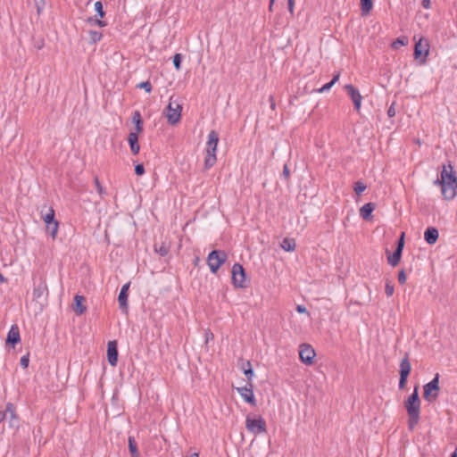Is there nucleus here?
I'll use <instances>...</instances> for the list:
<instances>
[{
  "mask_svg": "<svg viewBox=\"0 0 457 457\" xmlns=\"http://www.w3.org/2000/svg\"><path fill=\"white\" fill-rule=\"evenodd\" d=\"M440 186L442 195L446 200H452L456 195L457 178L451 164L444 166L441 172Z\"/></svg>",
  "mask_w": 457,
  "mask_h": 457,
  "instance_id": "nucleus-2",
  "label": "nucleus"
},
{
  "mask_svg": "<svg viewBox=\"0 0 457 457\" xmlns=\"http://www.w3.org/2000/svg\"><path fill=\"white\" fill-rule=\"evenodd\" d=\"M429 53V45L427 40L423 41V38H420L418 42H416L414 46V58L420 60V63H425L427 61V57Z\"/></svg>",
  "mask_w": 457,
  "mask_h": 457,
  "instance_id": "nucleus-12",
  "label": "nucleus"
},
{
  "mask_svg": "<svg viewBox=\"0 0 457 457\" xmlns=\"http://www.w3.org/2000/svg\"><path fill=\"white\" fill-rule=\"evenodd\" d=\"M58 227H59V222L56 220V221H54V222H50L49 224H46V232L53 237V238H55L56 237V234H57V230H58Z\"/></svg>",
  "mask_w": 457,
  "mask_h": 457,
  "instance_id": "nucleus-29",
  "label": "nucleus"
},
{
  "mask_svg": "<svg viewBox=\"0 0 457 457\" xmlns=\"http://www.w3.org/2000/svg\"><path fill=\"white\" fill-rule=\"evenodd\" d=\"M6 411H7V414L10 415V420H9L10 426L11 427H18L19 420H18V416L16 415L15 406L13 405V403H6Z\"/></svg>",
  "mask_w": 457,
  "mask_h": 457,
  "instance_id": "nucleus-23",
  "label": "nucleus"
},
{
  "mask_svg": "<svg viewBox=\"0 0 457 457\" xmlns=\"http://www.w3.org/2000/svg\"><path fill=\"white\" fill-rule=\"evenodd\" d=\"M387 115L389 117H394L395 115V104H392L391 106L388 108Z\"/></svg>",
  "mask_w": 457,
  "mask_h": 457,
  "instance_id": "nucleus-46",
  "label": "nucleus"
},
{
  "mask_svg": "<svg viewBox=\"0 0 457 457\" xmlns=\"http://www.w3.org/2000/svg\"><path fill=\"white\" fill-rule=\"evenodd\" d=\"M244 373L247 378L248 383H252L251 380L254 375L252 364L249 361L243 365Z\"/></svg>",
  "mask_w": 457,
  "mask_h": 457,
  "instance_id": "nucleus-30",
  "label": "nucleus"
},
{
  "mask_svg": "<svg viewBox=\"0 0 457 457\" xmlns=\"http://www.w3.org/2000/svg\"><path fill=\"white\" fill-rule=\"evenodd\" d=\"M130 283L128 282L124 284L120 291L119 296H118V303L120 309L124 312H128V297H129V288Z\"/></svg>",
  "mask_w": 457,
  "mask_h": 457,
  "instance_id": "nucleus-17",
  "label": "nucleus"
},
{
  "mask_svg": "<svg viewBox=\"0 0 457 457\" xmlns=\"http://www.w3.org/2000/svg\"><path fill=\"white\" fill-rule=\"evenodd\" d=\"M173 65L177 71H179L181 68L182 56L180 54H176L173 56Z\"/></svg>",
  "mask_w": 457,
  "mask_h": 457,
  "instance_id": "nucleus-36",
  "label": "nucleus"
},
{
  "mask_svg": "<svg viewBox=\"0 0 457 457\" xmlns=\"http://www.w3.org/2000/svg\"><path fill=\"white\" fill-rule=\"evenodd\" d=\"M275 0H270L269 11L272 12V6L274 5Z\"/></svg>",
  "mask_w": 457,
  "mask_h": 457,
  "instance_id": "nucleus-54",
  "label": "nucleus"
},
{
  "mask_svg": "<svg viewBox=\"0 0 457 457\" xmlns=\"http://www.w3.org/2000/svg\"><path fill=\"white\" fill-rule=\"evenodd\" d=\"M282 175L286 180H289L290 179V170L287 166V164H285L283 167V172Z\"/></svg>",
  "mask_w": 457,
  "mask_h": 457,
  "instance_id": "nucleus-45",
  "label": "nucleus"
},
{
  "mask_svg": "<svg viewBox=\"0 0 457 457\" xmlns=\"http://www.w3.org/2000/svg\"><path fill=\"white\" fill-rule=\"evenodd\" d=\"M404 236H405L404 232H402V234L400 235V237L397 241L396 248L392 254L390 253V252L388 250H386L387 262L393 267L397 266L401 261L403 250L404 247Z\"/></svg>",
  "mask_w": 457,
  "mask_h": 457,
  "instance_id": "nucleus-10",
  "label": "nucleus"
},
{
  "mask_svg": "<svg viewBox=\"0 0 457 457\" xmlns=\"http://www.w3.org/2000/svg\"><path fill=\"white\" fill-rule=\"evenodd\" d=\"M366 185L361 181H357L354 183L353 190L356 195H361L366 189Z\"/></svg>",
  "mask_w": 457,
  "mask_h": 457,
  "instance_id": "nucleus-34",
  "label": "nucleus"
},
{
  "mask_svg": "<svg viewBox=\"0 0 457 457\" xmlns=\"http://www.w3.org/2000/svg\"><path fill=\"white\" fill-rule=\"evenodd\" d=\"M42 46H43V44H41V45H40V44H37V48H38V49L42 48Z\"/></svg>",
  "mask_w": 457,
  "mask_h": 457,
  "instance_id": "nucleus-59",
  "label": "nucleus"
},
{
  "mask_svg": "<svg viewBox=\"0 0 457 457\" xmlns=\"http://www.w3.org/2000/svg\"><path fill=\"white\" fill-rule=\"evenodd\" d=\"M409 40L408 37L405 36H402L397 37L392 44L391 47L393 49H398L400 46H406L408 44Z\"/></svg>",
  "mask_w": 457,
  "mask_h": 457,
  "instance_id": "nucleus-32",
  "label": "nucleus"
},
{
  "mask_svg": "<svg viewBox=\"0 0 457 457\" xmlns=\"http://www.w3.org/2000/svg\"><path fill=\"white\" fill-rule=\"evenodd\" d=\"M21 341L20 330L17 325H12L7 334L6 344L12 347Z\"/></svg>",
  "mask_w": 457,
  "mask_h": 457,
  "instance_id": "nucleus-18",
  "label": "nucleus"
},
{
  "mask_svg": "<svg viewBox=\"0 0 457 457\" xmlns=\"http://www.w3.org/2000/svg\"><path fill=\"white\" fill-rule=\"evenodd\" d=\"M42 46H43V44H41V45H40V44H37V48H38V49L42 48Z\"/></svg>",
  "mask_w": 457,
  "mask_h": 457,
  "instance_id": "nucleus-60",
  "label": "nucleus"
},
{
  "mask_svg": "<svg viewBox=\"0 0 457 457\" xmlns=\"http://www.w3.org/2000/svg\"><path fill=\"white\" fill-rule=\"evenodd\" d=\"M54 210L53 208H49L48 210V212L46 213V214H43L42 213V219L43 220L45 221L46 225V224H49L50 222H54V221H56L55 218H54Z\"/></svg>",
  "mask_w": 457,
  "mask_h": 457,
  "instance_id": "nucleus-33",
  "label": "nucleus"
},
{
  "mask_svg": "<svg viewBox=\"0 0 457 457\" xmlns=\"http://www.w3.org/2000/svg\"><path fill=\"white\" fill-rule=\"evenodd\" d=\"M395 292L394 286L388 281L385 287V293L389 297L392 296Z\"/></svg>",
  "mask_w": 457,
  "mask_h": 457,
  "instance_id": "nucleus-41",
  "label": "nucleus"
},
{
  "mask_svg": "<svg viewBox=\"0 0 457 457\" xmlns=\"http://www.w3.org/2000/svg\"><path fill=\"white\" fill-rule=\"evenodd\" d=\"M154 251L161 256H165L170 252V245L165 242H162L161 244H154Z\"/></svg>",
  "mask_w": 457,
  "mask_h": 457,
  "instance_id": "nucleus-26",
  "label": "nucleus"
},
{
  "mask_svg": "<svg viewBox=\"0 0 457 457\" xmlns=\"http://www.w3.org/2000/svg\"><path fill=\"white\" fill-rule=\"evenodd\" d=\"M232 283L236 287H246L245 272L243 266L239 263H235L232 267Z\"/></svg>",
  "mask_w": 457,
  "mask_h": 457,
  "instance_id": "nucleus-11",
  "label": "nucleus"
},
{
  "mask_svg": "<svg viewBox=\"0 0 457 457\" xmlns=\"http://www.w3.org/2000/svg\"><path fill=\"white\" fill-rule=\"evenodd\" d=\"M85 297L83 295H77L74 297V303H73V311L76 313V315L80 316L82 315L86 310L87 307L84 305Z\"/></svg>",
  "mask_w": 457,
  "mask_h": 457,
  "instance_id": "nucleus-19",
  "label": "nucleus"
},
{
  "mask_svg": "<svg viewBox=\"0 0 457 457\" xmlns=\"http://www.w3.org/2000/svg\"><path fill=\"white\" fill-rule=\"evenodd\" d=\"M181 111H182L181 104L177 101H173L172 97H170V101L168 106L166 107V111H165V114H166L168 122L170 125H175L180 120Z\"/></svg>",
  "mask_w": 457,
  "mask_h": 457,
  "instance_id": "nucleus-8",
  "label": "nucleus"
},
{
  "mask_svg": "<svg viewBox=\"0 0 457 457\" xmlns=\"http://www.w3.org/2000/svg\"><path fill=\"white\" fill-rule=\"evenodd\" d=\"M94 182H95V185H96V190H97L98 194L100 195H104L105 194V190L104 189L103 186L101 185L98 177H95Z\"/></svg>",
  "mask_w": 457,
  "mask_h": 457,
  "instance_id": "nucleus-39",
  "label": "nucleus"
},
{
  "mask_svg": "<svg viewBox=\"0 0 457 457\" xmlns=\"http://www.w3.org/2000/svg\"><path fill=\"white\" fill-rule=\"evenodd\" d=\"M438 230L434 227H428L424 232V239L429 245H434L438 239Z\"/></svg>",
  "mask_w": 457,
  "mask_h": 457,
  "instance_id": "nucleus-21",
  "label": "nucleus"
},
{
  "mask_svg": "<svg viewBox=\"0 0 457 457\" xmlns=\"http://www.w3.org/2000/svg\"><path fill=\"white\" fill-rule=\"evenodd\" d=\"M94 22L99 27H105L107 25L106 21L101 20H95Z\"/></svg>",
  "mask_w": 457,
  "mask_h": 457,
  "instance_id": "nucleus-51",
  "label": "nucleus"
},
{
  "mask_svg": "<svg viewBox=\"0 0 457 457\" xmlns=\"http://www.w3.org/2000/svg\"><path fill=\"white\" fill-rule=\"evenodd\" d=\"M103 37V34L97 30H89L88 31V42L89 44H96Z\"/></svg>",
  "mask_w": 457,
  "mask_h": 457,
  "instance_id": "nucleus-28",
  "label": "nucleus"
},
{
  "mask_svg": "<svg viewBox=\"0 0 457 457\" xmlns=\"http://www.w3.org/2000/svg\"><path fill=\"white\" fill-rule=\"evenodd\" d=\"M340 73L337 72L333 76V79L327 84H325L323 87H321L320 89H318L319 93H323L326 91H328L332 86L339 79Z\"/></svg>",
  "mask_w": 457,
  "mask_h": 457,
  "instance_id": "nucleus-31",
  "label": "nucleus"
},
{
  "mask_svg": "<svg viewBox=\"0 0 457 457\" xmlns=\"http://www.w3.org/2000/svg\"><path fill=\"white\" fill-rule=\"evenodd\" d=\"M288 5V11L291 14L294 13V8H295V0H288L287 2Z\"/></svg>",
  "mask_w": 457,
  "mask_h": 457,
  "instance_id": "nucleus-47",
  "label": "nucleus"
},
{
  "mask_svg": "<svg viewBox=\"0 0 457 457\" xmlns=\"http://www.w3.org/2000/svg\"><path fill=\"white\" fill-rule=\"evenodd\" d=\"M316 356V353L312 345L308 344L300 345L299 350V358L306 365H311L313 363L314 357Z\"/></svg>",
  "mask_w": 457,
  "mask_h": 457,
  "instance_id": "nucleus-13",
  "label": "nucleus"
},
{
  "mask_svg": "<svg viewBox=\"0 0 457 457\" xmlns=\"http://www.w3.org/2000/svg\"><path fill=\"white\" fill-rule=\"evenodd\" d=\"M373 7L372 0H361V12L362 16L368 15Z\"/></svg>",
  "mask_w": 457,
  "mask_h": 457,
  "instance_id": "nucleus-25",
  "label": "nucleus"
},
{
  "mask_svg": "<svg viewBox=\"0 0 457 457\" xmlns=\"http://www.w3.org/2000/svg\"><path fill=\"white\" fill-rule=\"evenodd\" d=\"M135 173L138 176H142L145 173V167L139 163L135 166Z\"/></svg>",
  "mask_w": 457,
  "mask_h": 457,
  "instance_id": "nucleus-44",
  "label": "nucleus"
},
{
  "mask_svg": "<svg viewBox=\"0 0 457 457\" xmlns=\"http://www.w3.org/2000/svg\"><path fill=\"white\" fill-rule=\"evenodd\" d=\"M49 292L46 284V277L43 275L35 278L34 287H33V299L36 301L46 300Z\"/></svg>",
  "mask_w": 457,
  "mask_h": 457,
  "instance_id": "nucleus-7",
  "label": "nucleus"
},
{
  "mask_svg": "<svg viewBox=\"0 0 457 457\" xmlns=\"http://www.w3.org/2000/svg\"><path fill=\"white\" fill-rule=\"evenodd\" d=\"M430 4H431L430 0H422V3H421L422 6L426 9H428L430 7Z\"/></svg>",
  "mask_w": 457,
  "mask_h": 457,
  "instance_id": "nucleus-53",
  "label": "nucleus"
},
{
  "mask_svg": "<svg viewBox=\"0 0 457 457\" xmlns=\"http://www.w3.org/2000/svg\"><path fill=\"white\" fill-rule=\"evenodd\" d=\"M398 281L401 285H403L406 282V274L404 270H401L398 273Z\"/></svg>",
  "mask_w": 457,
  "mask_h": 457,
  "instance_id": "nucleus-43",
  "label": "nucleus"
},
{
  "mask_svg": "<svg viewBox=\"0 0 457 457\" xmlns=\"http://www.w3.org/2000/svg\"><path fill=\"white\" fill-rule=\"evenodd\" d=\"M128 142L130 147V151L134 155L138 154L140 151V145L138 143V136L137 133H129L128 137Z\"/></svg>",
  "mask_w": 457,
  "mask_h": 457,
  "instance_id": "nucleus-22",
  "label": "nucleus"
},
{
  "mask_svg": "<svg viewBox=\"0 0 457 457\" xmlns=\"http://www.w3.org/2000/svg\"><path fill=\"white\" fill-rule=\"evenodd\" d=\"M189 457H199V454L197 453H193Z\"/></svg>",
  "mask_w": 457,
  "mask_h": 457,
  "instance_id": "nucleus-56",
  "label": "nucleus"
},
{
  "mask_svg": "<svg viewBox=\"0 0 457 457\" xmlns=\"http://www.w3.org/2000/svg\"><path fill=\"white\" fill-rule=\"evenodd\" d=\"M228 255L224 251L213 250L207 257V263L210 270L216 273L219 268L227 261Z\"/></svg>",
  "mask_w": 457,
  "mask_h": 457,
  "instance_id": "nucleus-6",
  "label": "nucleus"
},
{
  "mask_svg": "<svg viewBox=\"0 0 457 457\" xmlns=\"http://www.w3.org/2000/svg\"><path fill=\"white\" fill-rule=\"evenodd\" d=\"M295 241L294 238L286 237L281 242V247L286 252H292L295 249Z\"/></svg>",
  "mask_w": 457,
  "mask_h": 457,
  "instance_id": "nucleus-24",
  "label": "nucleus"
},
{
  "mask_svg": "<svg viewBox=\"0 0 457 457\" xmlns=\"http://www.w3.org/2000/svg\"><path fill=\"white\" fill-rule=\"evenodd\" d=\"M29 362V355L27 353L21 358L20 364L23 369L28 368Z\"/></svg>",
  "mask_w": 457,
  "mask_h": 457,
  "instance_id": "nucleus-42",
  "label": "nucleus"
},
{
  "mask_svg": "<svg viewBox=\"0 0 457 457\" xmlns=\"http://www.w3.org/2000/svg\"><path fill=\"white\" fill-rule=\"evenodd\" d=\"M421 402L419 396V385L414 386L413 392L404 401V407L408 414V428L412 431L418 425L420 418Z\"/></svg>",
  "mask_w": 457,
  "mask_h": 457,
  "instance_id": "nucleus-1",
  "label": "nucleus"
},
{
  "mask_svg": "<svg viewBox=\"0 0 457 457\" xmlns=\"http://www.w3.org/2000/svg\"><path fill=\"white\" fill-rule=\"evenodd\" d=\"M132 122L135 123V125L143 123V120L141 117V114L138 111H135L132 115Z\"/></svg>",
  "mask_w": 457,
  "mask_h": 457,
  "instance_id": "nucleus-40",
  "label": "nucleus"
},
{
  "mask_svg": "<svg viewBox=\"0 0 457 457\" xmlns=\"http://www.w3.org/2000/svg\"><path fill=\"white\" fill-rule=\"evenodd\" d=\"M450 457H457V452L455 451L453 453L451 454Z\"/></svg>",
  "mask_w": 457,
  "mask_h": 457,
  "instance_id": "nucleus-58",
  "label": "nucleus"
},
{
  "mask_svg": "<svg viewBox=\"0 0 457 457\" xmlns=\"http://www.w3.org/2000/svg\"><path fill=\"white\" fill-rule=\"evenodd\" d=\"M296 311H297V312H299V313H307V309H306V307H305V306H303V305H297V306H296Z\"/></svg>",
  "mask_w": 457,
  "mask_h": 457,
  "instance_id": "nucleus-49",
  "label": "nucleus"
},
{
  "mask_svg": "<svg viewBox=\"0 0 457 457\" xmlns=\"http://www.w3.org/2000/svg\"><path fill=\"white\" fill-rule=\"evenodd\" d=\"M128 442H129V450L131 457H139L140 454L137 450V445L135 438L133 436H129Z\"/></svg>",
  "mask_w": 457,
  "mask_h": 457,
  "instance_id": "nucleus-27",
  "label": "nucleus"
},
{
  "mask_svg": "<svg viewBox=\"0 0 457 457\" xmlns=\"http://www.w3.org/2000/svg\"><path fill=\"white\" fill-rule=\"evenodd\" d=\"M135 129H136V131H134L133 133H137V135L138 136V134L143 131V123L135 125Z\"/></svg>",
  "mask_w": 457,
  "mask_h": 457,
  "instance_id": "nucleus-48",
  "label": "nucleus"
},
{
  "mask_svg": "<svg viewBox=\"0 0 457 457\" xmlns=\"http://www.w3.org/2000/svg\"><path fill=\"white\" fill-rule=\"evenodd\" d=\"M137 87L138 88H143L145 89L147 93H151L152 91V84L150 83V81H143V82H140Z\"/></svg>",
  "mask_w": 457,
  "mask_h": 457,
  "instance_id": "nucleus-37",
  "label": "nucleus"
},
{
  "mask_svg": "<svg viewBox=\"0 0 457 457\" xmlns=\"http://www.w3.org/2000/svg\"><path fill=\"white\" fill-rule=\"evenodd\" d=\"M35 6L37 8V14H40L44 10L46 1L45 0H34Z\"/></svg>",
  "mask_w": 457,
  "mask_h": 457,
  "instance_id": "nucleus-38",
  "label": "nucleus"
},
{
  "mask_svg": "<svg viewBox=\"0 0 457 457\" xmlns=\"http://www.w3.org/2000/svg\"><path fill=\"white\" fill-rule=\"evenodd\" d=\"M439 378V373H436L431 381L424 385L423 398L425 401L434 403L437 400L440 393Z\"/></svg>",
  "mask_w": 457,
  "mask_h": 457,
  "instance_id": "nucleus-4",
  "label": "nucleus"
},
{
  "mask_svg": "<svg viewBox=\"0 0 457 457\" xmlns=\"http://www.w3.org/2000/svg\"><path fill=\"white\" fill-rule=\"evenodd\" d=\"M245 428L253 435L267 432L266 421L262 416L247 415L245 419Z\"/></svg>",
  "mask_w": 457,
  "mask_h": 457,
  "instance_id": "nucleus-5",
  "label": "nucleus"
},
{
  "mask_svg": "<svg viewBox=\"0 0 457 457\" xmlns=\"http://www.w3.org/2000/svg\"><path fill=\"white\" fill-rule=\"evenodd\" d=\"M374 203H367L360 209V216L365 220H372V212L375 210Z\"/></svg>",
  "mask_w": 457,
  "mask_h": 457,
  "instance_id": "nucleus-20",
  "label": "nucleus"
},
{
  "mask_svg": "<svg viewBox=\"0 0 457 457\" xmlns=\"http://www.w3.org/2000/svg\"><path fill=\"white\" fill-rule=\"evenodd\" d=\"M219 143V134L215 130H211L206 143V156L204 158V170H209L214 166L217 162L216 150Z\"/></svg>",
  "mask_w": 457,
  "mask_h": 457,
  "instance_id": "nucleus-3",
  "label": "nucleus"
},
{
  "mask_svg": "<svg viewBox=\"0 0 457 457\" xmlns=\"http://www.w3.org/2000/svg\"><path fill=\"white\" fill-rule=\"evenodd\" d=\"M269 101H270V108H271L272 110H275L276 104H275V100H274L273 96H270V97H269Z\"/></svg>",
  "mask_w": 457,
  "mask_h": 457,
  "instance_id": "nucleus-52",
  "label": "nucleus"
},
{
  "mask_svg": "<svg viewBox=\"0 0 457 457\" xmlns=\"http://www.w3.org/2000/svg\"><path fill=\"white\" fill-rule=\"evenodd\" d=\"M95 10L100 18L104 17L105 12L104 11L103 4L101 1H96L95 3Z\"/></svg>",
  "mask_w": 457,
  "mask_h": 457,
  "instance_id": "nucleus-35",
  "label": "nucleus"
},
{
  "mask_svg": "<svg viewBox=\"0 0 457 457\" xmlns=\"http://www.w3.org/2000/svg\"><path fill=\"white\" fill-rule=\"evenodd\" d=\"M411 371V364L409 359V353H406L405 356L400 362L399 370V389L403 390L406 387L408 377Z\"/></svg>",
  "mask_w": 457,
  "mask_h": 457,
  "instance_id": "nucleus-9",
  "label": "nucleus"
},
{
  "mask_svg": "<svg viewBox=\"0 0 457 457\" xmlns=\"http://www.w3.org/2000/svg\"><path fill=\"white\" fill-rule=\"evenodd\" d=\"M345 89L346 90L347 94L351 97V99L353 103V105H354V109L356 111H360L362 96H361L359 90L351 84L345 85Z\"/></svg>",
  "mask_w": 457,
  "mask_h": 457,
  "instance_id": "nucleus-14",
  "label": "nucleus"
},
{
  "mask_svg": "<svg viewBox=\"0 0 457 457\" xmlns=\"http://www.w3.org/2000/svg\"><path fill=\"white\" fill-rule=\"evenodd\" d=\"M248 386H245L238 387L237 390L246 403L254 406L256 404V401L253 394V385L252 383H248Z\"/></svg>",
  "mask_w": 457,
  "mask_h": 457,
  "instance_id": "nucleus-16",
  "label": "nucleus"
},
{
  "mask_svg": "<svg viewBox=\"0 0 457 457\" xmlns=\"http://www.w3.org/2000/svg\"><path fill=\"white\" fill-rule=\"evenodd\" d=\"M6 282V278L3 276V274L0 272V283Z\"/></svg>",
  "mask_w": 457,
  "mask_h": 457,
  "instance_id": "nucleus-55",
  "label": "nucleus"
},
{
  "mask_svg": "<svg viewBox=\"0 0 457 457\" xmlns=\"http://www.w3.org/2000/svg\"><path fill=\"white\" fill-rule=\"evenodd\" d=\"M107 360L111 366L115 367L118 362V344L116 340L109 341L107 345Z\"/></svg>",
  "mask_w": 457,
  "mask_h": 457,
  "instance_id": "nucleus-15",
  "label": "nucleus"
},
{
  "mask_svg": "<svg viewBox=\"0 0 457 457\" xmlns=\"http://www.w3.org/2000/svg\"><path fill=\"white\" fill-rule=\"evenodd\" d=\"M440 181H441V179H436L435 180V184H436V185H440Z\"/></svg>",
  "mask_w": 457,
  "mask_h": 457,
  "instance_id": "nucleus-57",
  "label": "nucleus"
},
{
  "mask_svg": "<svg viewBox=\"0 0 457 457\" xmlns=\"http://www.w3.org/2000/svg\"><path fill=\"white\" fill-rule=\"evenodd\" d=\"M7 417L6 409L4 411H0V423H2Z\"/></svg>",
  "mask_w": 457,
  "mask_h": 457,
  "instance_id": "nucleus-50",
  "label": "nucleus"
}]
</instances>
